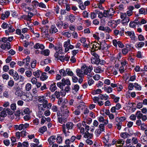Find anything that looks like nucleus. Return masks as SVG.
I'll return each mask as SVG.
<instances>
[{"instance_id": "nucleus-19", "label": "nucleus", "mask_w": 147, "mask_h": 147, "mask_svg": "<svg viewBox=\"0 0 147 147\" xmlns=\"http://www.w3.org/2000/svg\"><path fill=\"white\" fill-rule=\"evenodd\" d=\"M56 137L54 136H51L48 140L50 144H52L53 143L55 142V140Z\"/></svg>"}, {"instance_id": "nucleus-60", "label": "nucleus", "mask_w": 147, "mask_h": 147, "mask_svg": "<svg viewBox=\"0 0 147 147\" xmlns=\"http://www.w3.org/2000/svg\"><path fill=\"white\" fill-rule=\"evenodd\" d=\"M134 85L133 83H129V85L128 87V89L129 90H131L133 89L134 87Z\"/></svg>"}, {"instance_id": "nucleus-62", "label": "nucleus", "mask_w": 147, "mask_h": 147, "mask_svg": "<svg viewBox=\"0 0 147 147\" xmlns=\"http://www.w3.org/2000/svg\"><path fill=\"white\" fill-rule=\"evenodd\" d=\"M124 141L122 139H119L116 141L117 144H121L122 145L124 144Z\"/></svg>"}, {"instance_id": "nucleus-40", "label": "nucleus", "mask_w": 147, "mask_h": 147, "mask_svg": "<svg viewBox=\"0 0 147 147\" xmlns=\"http://www.w3.org/2000/svg\"><path fill=\"white\" fill-rule=\"evenodd\" d=\"M94 71L96 73H101L102 71L100 67L99 66L98 67L94 69Z\"/></svg>"}, {"instance_id": "nucleus-57", "label": "nucleus", "mask_w": 147, "mask_h": 147, "mask_svg": "<svg viewBox=\"0 0 147 147\" xmlns=\"http://www.w3.org/2000/svg\"><path fill=\"white\" fill-rule=\"evenodd\" d=\"M11 108L13 111H14L16 108V104L15 103L12 104L11 105Z\"/></svg>"}, {"instance_id": "nucleus-15", "label": "nucleus", "mask_w": 147, "mask_h": 147, "mask_svg": "<svg viewBox=\"0 0 147 147\" xmlns=\"http://www.w3.org/2000/svg\"><path fill=\"white\" fill-rule=\"evenodd\" d=\"M34 48L36 49H40L43 50L45 48V47L42 44L36 43L34 46Z\"/></svg>"}, {"instance_id": "nucleus-8", "label": "nucleus", "mask_w": 147, "mask_h": 147, "mask_svg": "<svg viewBox=\"0 0 147 147\" xmlns=\"http://www.w3.org/2000/svg\"><path fill=\"white\" fill-rule=\"evenodd\" d=\"M138 119H141L142 121H145L147 119V116L146 115H143L140 111H138L136 114Z\"/></svg>"}, {"instance_id": "nucleus-10", "label": "nucleus", "mask_w": 147, "mask_h": 147, "mask_svg": "<svg viewBox=\"0 0 147 147\" xmlns=\"http://www.w3.org/2000/svg\"><path fill=\"white\" fill-rule=\"evenodd\" d=\"M121 106L119 103L116 104L115 106L111 108V111L112 113L116 112V110H119L121 108Z\"/></svg>"}, {"instance_id": "nucleus-32", "label": "nucleus", "mask_w": 147, "mask_h": 147, "mask_svg": "<svg viewBox=\"0 0 147 147\" xmlns=\"http://www.w3.org/2000/svg\"><path fill=\"white\" fill-rule=\"evenodd\" d=\"M104 88L105 91H106L108 93H109L113 91V88L110 86L105 87Z\"/></svg>"}, {"instance_id": "nucleus-37", "label": "nucleus", "mask_w": 147, "mask_h": 147, "mask_svg": "<svg viewBox=\"0 0 147 147\" xmlns=\"http://www.w3.org/2000/svg\"><path fill=\"white\" fill-rule=\"evenodd\" d=\"M20 114L22 115H24L23 111L22 110H21V111L17 110L15 113V115L16 116L19 117L20 116Z\"/></svg>"}, {"instance_id": "nucleus-28", "label": "nucleus", "mask_w": 147, "mask_h": 147, "mask_svg": "<svg viewBox=\"0 0 147 147\" xmlns=\"http://www.w3.org/2000/svg\"><path fill=\"white\" fill-rule=\"evenodd\" d=\"M41 72L39 70H38L37 71L33 72V75L36 78H38L40 76Z\"/></svg>"}, {"instance_id": "nucleus-48", "label": "nucleus", "mask_w": 147, "mask_h": 147, "mask_svg": "<svg viewBox=\"0 0 147 147\" xmlns=\"http://www.w3.org/2000/svg\"><path fill=\"white\" fill-rule=\"evenodd\" d=\"M121 51L123 55H126L128 52L129 50L126 48H124L122 49Z\"/></svg>"}, {"instance_id": "nucleus-24", "label": "nucleus", "mask_w": 147, "mask_h": 147, "mask_svg": "<svg viewBox=\"0 0 147 147\" xmlns=\"http://www.w3.org/2000/svg\"><path fill=\"white\" fill-rule=\"evenodd\" d=\"M6 108H4L3 111L0 113V117H4L7 116Z\"/></svg>"}, {"instance_id": "nucleus-14", "label": "nucleus", "mask_w": 147, "mask_h": 147, "mask_svg": "<svg viewBox=\"0 0 147 147\" xmlns=\"http://www.w3.org/2000/svg\"><path fill=\"white\" fill-rule=\"evenodd\" d=\"M63 50L62 48H59L58 51H56L54 54V57L55 58L58 59H59V56L60 54H63Z\"/></svg>"}, {"instance_id": "nucleus-4", "label": "nucleus", "mask_w": 147, "mask_h": 147, "mask_svg": "<svg viewBox=\"0 0 147 147\" xmlns=\"http://www.w3.org/2000/svg\"><path fill=\"white\" fill-rule=\"evenodd\" d=\"M81 69L84 71V74L88 75L91 77L92 74L91 73V69L89 66V67L87 66L86 65H83L81 67Z\"/></svg>"}, {"instance_id": "nucleus-16", "label": "nucleus", "mask_w": 147, "mask_h": 147, "mask_svg": "<svg viewBox=\"0 0 147 147\" xmlns=\"http://www.w3.org/2000/svg\"><path fill=\"white\" fill-rule=\"evenodd\" d=\"M126 119L125 117L123 116L120 117H117L115 118L116 122H120L122 123Z\"/></svg>"}, {"instance_id": "nucleus-46", "label": "nucleus", "mask_w": 147, "mask_h": 147, "mask_svg": "<svg viewBox=\"0 0 147 147\" xmlns=\"http://www.w3.org/2000/svg\"><path fill=\"white\" fill-rule=\"evenodd\" d=\"M144 45V43L143 42H141L138 43L136 44V47L141 48L143 47Z\"/></svg>"}, {"instance_id": "nucleus-7", "label": "nucleus", "mask_w": 147, "mask_h": 147, "mask_svg": "<svg viewBox=\"0 0 147 147\" xmlns=\"http://www.w3.org/2000/svg\"><path fill=\"white\" fill-rule=\"evenodd\" d=\"M86 132L84 135V137L86 138H90L92 137V129H90V127L88 125H86L85 127Z\"/></svg>"}, {"instance_id": "nucleus-34", "label": "nucleus", "mask_w": 147, "mask_h": 147, "mask_svg": "<svg viewBox=\"0 0 147 147\" xmlns=\"http://www.w3.org/2000/svg\"><path fill=\"white\" fill-rule=\"evenodd\" d=\"M14 82L13 80H10L8 82V87L9 88H11L14 84Z\"/></svg>"}, {"instance_id": "nucleus-17", "label": "nucleus", "mask_w": 147, "mask_h": 147, "mask_svg": "<svg viewBox=\"0 0 147 147\" xmlns=\"http://www.w3.org/2000/svg\"><path fill=\"white\" fill-rule=\"evenodd\" d=\"M61 82H62V84L64 86L65 85L67 86H69L71 85V83L70 81L68 79H65V78H63L61 80Z\"/></svg>"}, {"instance_id": "nucleus-33", "label": "nucleus", "mask_w": 147, "mask_h": 147, "mask_svg": "<svg viewBox=\"0 0 147 147\" xmlns=\"http://www.w3.org/2000/svg\"><path fill=\"white\" fill-rule=\"evenodd\" d=\"M78 106H77V109L75 110V111L73 112V113L76 115H80L81 113V110H80L79 109L78 107Z\"/></svg>"}, {"instance_id": "nucleus-1", "label": "nucleus", "mask_w": 147, "mask_h": 147, "mask_svg": "<svg viewBox=\"0 0 147 147\" xmlns=\"http://www.w3.org/2000/svg\"><path fill=\"white\" fill-rule=\"evenodd\" d=\"M94 44H93L92 45V62L95 64L98 65L99 64L100 62V59H99V56L95 52H93V51L98 50L99 49V47L96 45H98V44H96L95 42H94Z\"/></svg>"}, {"instance_id": "nucleus-3", "label": "nucleus", "mask_w": 147, "mask_h": 147, "mask_svg": "<svg viewBox=\"0 0 147 147\" xmlns=\"http://www.w3.org/2000/svg\"><path fill=\"white\" fill-rule=\"evenodd\" d=\"M62 112L61 115L64 117L65 118H67L69 115V111L67 108V106L65 105H63L61 107Z\"/></svg>"}, {"instance_id": "nucleus-51", "label": "nucleus", "mask_w": 147, "mask_h": 147, "mask_svg": "<svg viewBox=\"0 0 147 147\" xmlns=\"http://www.w3.org/2000/svg\"><path fill=\"white\" fill-rule=\"evenodd\" d=\"M56 25L57 27L61 28L63 25V22L59 20L57 23Z\"/></svg>"}, {"instance_id": "nucleus-18", "label": "nucleus", "mask_w": 147, "mask_h": 147, "mask_svg": "<svg viewBox=\"0 0 147 147\" xmlns=\"http://www.w3.org/2000/svg\"><path fill=\"white\" fill-rule=\"evenodd\" d=\"M62 131L64 134L66 136H69L70 132L68 130L66 131L65 129V125H63L62 126Z\"/></svg>"}, {"instance_id": "nucleus-23", "label": "nucleus", "mask_w": 147, "mask_h": 147, "mask_svg": "<svg viewBox=\"0 0 147 147\" xmlns=\"http://www.w3.org/2000/svg\"><path fill=\"white\" fill-rule=\"evenodd\" d=\"M109 23L111 24L110 25H109V26L112 28H115L117 26V23L116 22V21L114 20L110 21L109 22Z\"/></svg>"}, {"instance_id": "nucleus-49", "label": "nucleus", "mask_w": 147, "mask_h": 147, "mask_svg": "<svg viewBox=\"0 0 147 147\" xmlns=\"http://www.w3.org/2000/svg\"><path fill=\"white\" fill-rule=\"evenodd\" d=\"M36 60H34L31 63V67L32 68H34L36 66Z\"/></svg>"}, {"instance_id": "nucleus-27", "label": "nucleus", "mask_w": 147, "mask_h": 147, "mask_svg": "<svg viewBox=\"0 0 147 147\" xmlns=\"http://www.w3.org/2000/svg\"><path fill=\"white\" fill-rule=\"evenodd\" d=\"M56 87L55 83H53V84H51L50 87V90L52 92H54L56 89Z\"/></svg>"}, {"instance_id": "nucleus-22", "label": "nucleus", "mask_w": 147, "mask_h": 147, "mask_svg": "<svg viewBox=\"0 0 147 147\" xmlns=\"http://www.w3.org/2000/svg\"><path fill=\"white\" fill-rule=\"evenodd\" d=\"M50 53V51L49 49H47L40 51V54L44 55L45 56H48Z\"/></svg>"}, {"instance_id": "nucleus-25", "label": "nucleus", "mask_w": 147, "mask_h": 147, "mask_svg": "<svg viewBox=\"0 0 147 147\" xmlns=\"http://www.w3.org/2000/svg\"><path fill=\"white\" fill-rule=\"evenodd\" d=\"M93 9V12H92V17L93 18H95L96 17L97 14H98V13L100 12L98 9H96V7H95Z\"/></svg>"}, {"instance_id": "nucleus-20", "label": "nucleus", "mask_w": 147, "mask_h": 147, "mask_svg": "<svg viewBox=\"0 0 147 147\" xmlns=\"http://www.w3.org/2000/svg\"><path fill=\"white\" fill-rule=\"evenodd\" d=\"M66 119L61 115L60 117H58V121L59 123L63 124V123H65L66 121Z\"/></svg>"}, {"instance_id": "nucleus-12", "label": "nucleus", "mask_w": 147, "mask_h": 147, "mask_svg": "<svg viewBox=\"0 0 147 147\" xmlns=\"http://www.w3.org/2000/svg\"><path fill=\"white\" fill-rule=\"evenodd\" d=\"M125 33L127 35L129 36L132 40H135L136 39L133 31H127L125 32Z\"/></svg>"}, {"instance_id": "nucleus-58", "label": "nucleus", "mask_w": 147, "mask_h": 147, "mask_svg": "<svg viewBox=\"0 0 147 147\" xmlns=\"http://www.w3.org/2000/svg\"><path fill=\"white\" fill-rule=\"evenodd\" d=\"M24 124H20L19 125H16V128L18 129L19 130H21L22 129H24Z\"/></svg>"}, {"instance_id": "nucleus-11", "label": "nucleus", "mask_w": 147, "mask_h": 147, "mask_svg": "<svg viewBox=\"0 0 147 147\" xmlns=\"http://www.w3.org/2000/svg\"><path fill=\"white\" fill-rule=\"evenodd\" d=\"M8 28V29L5 30L6 35H9V33L13 32L15 31V29L14 28H12L13 27L11 24H9Z\"/></svg>"}, {"instance_id": "nucleus-38", "label": "nucleus", "mask_w": 147, "mask_h": 147, "mask_svg": "<svg viewBox=\"0 0 147 147\" xmlns=\"http://www.w3.org/2000/svg\"><path fill=\"white\" fill-rule=\"evenodd\" d=\"M121 137L124 138L125 139L127 138L129 136V135L127 132L122 133L120 134Z\"/></svg>"}, {"instance_id": "nucleus-29", "label": "nucleus", "mask_w": 147, "mask_h": 147, "mask_svg": "<svg viewBox=\"0 0 147 147\" xmlns=\"http://www.w3.org/2000/svg\"><path fill=\"white\" fill-rule=\"evenodd\" d=\"M138 25V22H135L134 21H131L130 23L129 26L130 27L134 28L136 25Z\"/></svg>"}, {"instance_id": "nucleus-30", "label": "nucleus", "mask_w": 147, "mask_h": 147, "mask_svg": "<svg viewBox=\"0 0 147 147\" xmlns=\"http://www.w3.org/2000/svg\"><path fill=\"white\" fill-rule=\"evenodd\" d=\"M99 97L101 100H107L109 98V96L106 95V94L105 95L100 94L99 96Z\"/></svg>"}, {"instance_id": "nucleus-53", "label": "nucleus", "mask_w": 147, "mask_h": 147, "mask_svg": "<svg viewBox=\"0 0 147 147\" xmlns=\"http://www.w3.org/2000/svg\"><path fill=\"white\" fill-rule=\"evenodd\" d=\"M139 13L140 14H146V11L145 10V9L143 8H141L139 10Z\"/></svg>"}, {"instance_id": "nucleus-31", "label": "nucleus", "mask_w": 147, "mask_h": 147, "mask_svg": "<svg viewBox=\"0 0 147 147\" xmlns=\"http://www.w3.org/2000/svg\"><path fill=\"white\" fill-rule=\"evenodd\" d=\"M46 99V97L44 96H39L38 97V100L40 102L42 103L44 102Z\"/></svg>"}, {"instance_id": "nucleus-39", "label": "nucleus", "mask_w": 147, "mask_h": 147, "mask_svg": "<svg viewBox=\"0 0 147 147\" xmlns=\"http://www.w3.org/2000/svg\"><path fill=\"white\" fill-rule=\"evenodd\" d=\"M31 84L29 83H28L27 84H26L25 85V90L27 91H29L31 90Z\"/></svg>"}, {"instance_id": "nucleus-42", "label": "nucleus", "mask_w": 147, "mask_h": 147, "mask_svg": "<svg viewBox=\"0 0 147 147\" xmlns=\"http://www.w3.org/2000/svg\"><path fill=\"white\" fill-rule=\"evenodd\" d=\"M134 84V87L136 90H141L142 87L140 85H139L138 83H135Z\"/></svg>"}, {"instance_id": "nucleus-64", "label": "nucleus", "mask_w": 147, "mask_h": 147, "mask_svg": "<svg viewBox=\"0 0 147 147\" xmlns=\"http://www.w3.org/2000/svg\"><path fill=\"white\" fill-rule=\"evenodd\" d=\"M62 139L61 137L58 136L57 138V142L58 144H60L62 142Z\"/></svg>"}, {"instance_id": "nucleus-56", "label": "nucleus", "mask_w": 147, "mask_h": 147, "mask_svg": "<svg viewBox=\"0 0 147 147\" xmlns=\"http://www.w3.org/2000/svg\"><path fill=\"white\" fill-rule=\"evenodd\" d=\"M100 46L101 48H102V49H103L105 47H107V45L105 42H103L100 43Z\"/></svg>"}, {"instance_id": "nucleus-63", "label": "nucleus", "mask_w": 147, "mask_h": 147, "mask_svg": "<svg viewBox=\"0 0 147 147\" xmlns=\"http://www.w3.org/2000/svg\"><path fill=\"white\" fill-rule=\"evenodd\" d=\"M116 125L117 126V129L120 130L121 127L122 123L120 122H116Z\"/></svg>"}, {"instance_id": "nucleus-54", "label": "nucleus", "mask_w": 147, "mask_h": 147, "mask_svg": "<svg viewBox=\"0 0 147 147\" xmlns=\"http://www.w3.org/2000/svg\"><path fill=\"white\" fill-rule=\"evenodd\" d=\"M51 110L53 112H56L58 110V108L57 106L53 105L51 107Z\"/></svg>"}, {"instance_id": "nucleus-44", "label": "nucleus", "mask_w": 147, "mask_h": 147, "mask_svg": "<svg viewBox=\"0 0 147 147\" xmlns=\"http://www.w3.org/2000/svg\"><path fill=\"white\" fill-rule=\"evenodd\" d=\"M66 72H67V74L68 75L72 76H73L74 73L73 72L71 71L70 69L67 68L66 69Z\"/></svg>"}, {"instance_id": "nucleus-36", "label": "nucleus", "mask_w": 147, "mask_h": 147, "mask_svg": "<svg viewBox=\"0 0 147 147\" xmlns=\"http://www.w3.org/2000/svg\"><path fill=\"white\" fill-rule=\"evenodd\" d=\"M69 19L71 22H74L75 19V17L73 14H70L68 16Z\"/></svg>"}, {"instance_id": "nucleus-55", "label": "nucleus", "mask_w": 147, "mask_h": 147, "mask_svg": "<svg viewBox=\"0 0 147 147\" xmlns=\"http://www.w3.org/2000/svg\"><path fill=\"white\" fill-rule=\"evenodd\" d=\"M23 114H29L30 113V110L28 108H26L23 111Z\"/></svg>"}, {"instance_id": "nucleus-13", "label": "nucleus", "mask_w": 147, "mask_h": 147, "mask_svg": "<svg viewBox=\"0 0 147 147\" xmlns=\"http://www.w3.org/2000/svg\"><path fill=\"white\" fill-rule=\"evenodd\" d=\"M77 75L80 78H82L84 77V71L81 69H77L76 70Z\"/></svg>"}, {"instance_id": "nucleus-43", "label": "nucleus", "mask_w": 147, "mask_h": 147, "mask_svg": "<svg viewBox=\"0 0 147 147\" xmlns=\"http://www.w3.org/2000/svg\"><path fill=\"white\" fill-rule=\"evenodd\" d=\"M47 130V127L46 126H43L41 127L39 129V131L41 133H43L46 131Z\"/></svg>"}, {"instance_id": "nucleus-35", "label": "nucleus", "mask_w": 147, "mask_h": 147, "mask_svg": "<svg viewBox=\"0 0 147 147\" xmlns=\"http://www.w3.org/2000/svg\"><path fill=\"white\" fill-rule=\"evenodd\" d=\"M46 74L45 73H42V75L40 78L41 80L44 81L47 78L48 76L46 75Z\"/></svg>"}, {"instance_id": "nucleus-26", "label": "nucleus", "mask_w": 147, "mask_h": 147, "mask_svg": "<svg viewBox=\"0 0 147 147\" xmlns=\"http://www.w3.org/2000/svg\"><path fill=\"white\" fill-rule=\"evenodd\" d=\"M65 126L67 129L69 130L72 128L73 124L71 122H68L66 124Z\"/></svg>"}, {"instance_id": "nucleus-47", "label": "nucleus", "mask_w": 147, "mask_h": 147, "mask_svg": "<svg viewBox=\"0 0 147 147\" xmlns=\"http://www.w3.org/2000/svg\"><path fill=\"white\" fill-rule=\"evenodd\" d=\"M34 13H32L30 11L28 13V14L27 15V16L28 18V19H29V20L30 21L31 20V18L34 15Z\"/></svg>"}, {"instance_id": "nucleus-9", "label": "nucleus", "mask_w": 147, "mask_h": 147, "mask_svg": "<svg viewBox=\"0 0 147 147\" xmlns=\"http://www.w3.org/2000/svg\"><path fill=\"white\" fill-rule=\"evenodd\" d=\"M124 29L122 28L120 30L115 29L114 31V34L115 36H122L124 35Z\"/></svg>"}, {"instance_id": "nucleus-50", "label": "nucleus", "mask_w": 147, "mask_h": 147, "mask_svg": "<svg viewBox=\"0 0 147 147\" xmlns=\"http://www.w3.org/2000/svg\"><path fill=\"white\" fill-rule=\"evenodd\" d=\"M102 92L101 90L99 89H98L95 90H94L92 92V94H98Z\"/></svg>"}, {"instance_id": "nucleus-52", "label": "nucleus", "mask_w": 147, "mask_h": 147, "mask_svg": "<svg viewBox=\"0 0 147 147\" xmlns=\"http://www.w3.org/2000/svg\"><path fill=\"white\" fill-rule=\"evenodd\" d=\"M107 10L109 12V13L110 15L111 16H113V15L115 12V11L113 8H110V9Z\"/></svg>"}, {"instance_id": "nucleus-45", "label": "nucleus", "mask_w": 147, "mask_h": 147, "mask_svg": "<svg viewBox=\"0 0 147 147\" xmlns=\"http://www.w3.org/2000/svg\"><path fill=\"white\" fill-rule=\"evenodd\" d=\"M25 74L29 78L32 76V73L31 71L28 70L25 72Z\"/></svg>"}, {"instance_id": "nucleus-2", "label": "nucleus", "mask_w": 147, "mask_h": 147, "mask_svg": "<svg viewBox=\"0 0 147 147\" xmlns=\"http://www.w3.org/2000/svg\"><path fill=\"white\" fill-rule=\"evenodd\" d=\"M78 107L80 110H81V112H83V114L81 115L82 116H83V114L86 115L89 112L88 108L86 106L85 103H82L80 105H78Z\"/></svg>"}, {"instance_id": "nucleus-41", "label": "nucleus", "mask_w": 147, "mask_h": 147, "mask_svg": "<svg viewBox=\"0 0 147 147\" xmlns=\"http://www.w3.org/2000/svg\"><path fill=\"white\" fill-rule=\"evenodd\" d=\"M12 76H13L14 79L15 80H17L19 79L18 74L16 71L14 72V74Z\"/></svg>"}, {"instance_id": "nucleus-21", "label": "nucleus", "mask_w": 147, "mask_h": 147, "mask_svg": "<svg viewBox=\"0 0 147 147\" xmlns=\"http://www.w3.org/2000/svg\"><path fill=\"white\" fill-rule=\"evenodd\" d=\"M49 31L51 34L55 33L58 31V30L55 26L52 25Z\"/></svg>"}, {"instance_id": "nucleus-61", "label": "nucleus", "mask_w": 147, "mask_h": 147, "mask_svg": "<svg viewBox=\"0 0 147 147\" xmlns=\"http://www.w3.org/2000/svg\"><path fill=\"white\" fill-rule=\"evenodd\" d=\"M21 134V136L23 137H26L27 134H28L25 131L23 130L20 132Z\"/></svg>"}, {"instance_id": "nucleus-59", "label": "nucleus", "mask_w": 147, "mask_h": 147, "mask_svg": "<svg viewBox=\"0 0 147 147\" xmlns=\"http://www.w3.org/2000/svg\"><path fill=\"white\" fill-rule=\"evenodd\" d=\"M9 24L7 23L3 22L1 26V27L3 29L7 28L8 27Z\"/></svg>"}, {"instance_id": "nucleus-5", "label": "nucleus", "mask_w": 147, "mask_h": 147, "mask_svg": "<svg viewBox=\"0 0 147 147\" xmlns=\"http://www.w3.org/2000/svg\"><path fill=\"white\" fill-rule=\"evenodd\" d=\"M120 18L122 19V22L124 24H127L130 21V18L127 16L125 13H120Z\"/></svg>"}, {"instance_id": "nucleus-6", "label": "nucleus", "mask_w": 147, "mask_h": 147, "mask_svg": "<svg viewBox=\"0 0 147 147\" xmlns=\"http://www.w3.org/2000/svg\"><path fill=\"white\" fill-rule=\"evenodd\" d=\"M12 91L14 93L15 95L18 96H20L22 94V90L18 86H14L13 88Z\"/></svg>"}]
</instances>
